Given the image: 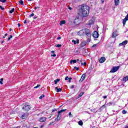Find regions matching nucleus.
I'll return each instance as SVG.
<instances>
[{
    "instance_id": "1",
    "label": "nucleus",
    "mask_w": 128,
    "mask_h": 128,
    "mask_svg": "<svg viewBox=\"0 0 128 128\" xmlns=\"http://www.w3.org/2000/svg\"><path fill=\"white\" fill-rule=\"evenodd\" d=\"M80 12H82L83 18L88 16L90 14V6L86 4H82L81 6Z\"/></svg>"
},
{
    "instance_id": "2",
    "label": "nucleus",
    "mask_w": 128,
    "mask_h": 128,
    "mask_svg": "<svg viewBox=\"0 0 128 128\" xmlns=\"http://www.w3.org/2000/svg\"><path fill=\"white\" fill-rule=\"evenodd\" d=\"M66 109L65 110H62L58 112V114L57 116V118H55V122H58V120H60V116H62V112H66Z\"/></svg>"
},
{
    "instance_id": "3",
    "label": "nucleus",
    "mask_w": 128,
    "mask_h": 128,
    "mask_svg": "<svg viewBox=\"0 0 128 128\" xmlns=\"http://www.w3.org/2000/svg\"><path fill=\"white\" fill-rule=\"evenodd\" d=\"M79 32H84V34H86V36H90V30L88 28L81 30Z\"/></svg>"
},
{
    "instance_id": "4",
    "label": "nucleus",
    "mask_w": 128,
    "mask_h": 128,
    "mask_svg": "<svg viewBox=\"0 0 128 128\" xmlns=\"http://www.w3.org/2000/svg\"><path fill=\"white\" fill-rule=\"evenodd\" d=\"M30 106L25 104L22 108V110H23L24 112H28L29 110H30Z\"/></svg>"
},
{
    "instance_id": "5",
    "label": "nucleus",
    "mask_w": 128,
    "mask_h": 128,
    "mask_svg": "<svg viewBox=\"0 0 128 128\" xmlns=\"http://www.w3.org/2000/svg\"><path fill=\"white\" fill-rule=\"evenodd\" d=\"M118 70H120V66H114L111 69L110 72H118Z\"/></svg>"
},
{
    "instance_id": "6",
    "label": "nucleus",
    "mask_w": 128,
    "mask_h": 128,
    "mask_svg": "<svg viewBox=\"0 0 128 128\" xmlns=\"http://www.w3.org/2000/svg\"><path fill=\"white\" fill-rule=\"evenodd\" d=\"M100 34H98V32L96 31H94L92 34V36L94 37V38H98Z\"/></svg>"
},
{
    "instance_id": "7",
    "label": "nucleus",
    "mask_w": 128,
    "mask_h": 128,
    "mask_svg": "<svg viewBox=\"0 0 128 128\" xmlns=\"http://www.w3.org/2000/svg\"><path fill=\"white\" fill-rule=\"evenodd\" d=\"M85 79H86V74H84L82 76L81 78L79 80V82H84V80Z\"/></svg>"
},
{
    "instance_id": "8",
    "label": "nucleus",
    "mask_w": 128,
    "mask_h": 128,
    "mask_svg": "<svg viewBox=\"0 0 128 128\" xmlns=\"http://www.w3.org/2000/svg\"><path fill=\"white\" fill-rule=\"evenodd\" d=\"M128 42V41L127 40H125L124 41L122 42V43H120L119 44V46H125L126 44H127Z\"/></svg>"
},
{
    "instance_id": "9",
    "label": "nucleus",
    "mask_w": 128,
    "mask_h": 128,
    "mask_svg": "<svg viewBox=\"0 0 128 128\" xmlns=\"http://www.w3.org/2000/svg\"><path fill=\"white\" fill-rule=\"evenodd\" d=\"M126 20H128V14H127L125 18L122 20V24L124 26H125L126 22Z\"/></svg>"
},
{
    "instance_id": "10",
    "label": "nucleus",
    "mask_w": 128,
    "mask_h": 128,
    "mask_svg": "<svg viewBox=\"0 0 128 128\" xmlns=\"http://www.w3.org/2000/svg\"><path fill=\"white\" fill-rule=\"evenodd\" d=\"M106 62V58L104 57L101 58L99 60V62L100 64H102V62Z\"/></svg>"
},
{
    "instance_id": "11",
    "label": "nucleus",
    "mask_w": 128,
    "mask_h": 128,
    "mask_svg": "<svg viewBox=\"0 0 128 128\" xmlns=\"http://www.w3.org/2000/svg\"><path fill=\"white\" fill-rule=\"evenodd\" d=\"M46 120V117H42L40 118V122H44Z\"/></svg>"
},
{
    "instance_id": "12",
    "label": "nucleus",
    "mask_w": 128,
    "mask_h": 128,
    "mask_svg": "<svg viewBox=\"0 0 128 128\" xmlns=\"http://www.w3.org/2000/svg\"><path fill=\"white\" fill-rule=\"evenodd\" d=\"M86 41H83L82 42V43L80 44V46L81 48H84V46H86Z\"/></svg>"
},
{
    "instance_id": "13",
    "label": "nucleus",
    "mask_w": 128,
    "mask_h": 128,
    "mask_svg": "<svg viewBox=\"0 0 128 128\" xmlns=\"http://www.w3.org/2000/svg\"><path fill=\"white\" fill-rule=\"evenodd\" d=\"M122 80H123V82H128V76H127L125 77H124L123 78H122Z\"/></svg>"
},
{
    "instance_id": "14",
    "label": "nucleus",
    "mask_w": 128,
    "mask_h": 128,
    "mask_svg": "<svg viewBox=\"0 0 128 128\" xmlns=\"http://www.w3.org/2000/svg\"><path fill=\"white\" fill-rule=\"evenodd\" d=\"M118 36V34H116V31H114L112 33V38H116Z\"/></svg>"
},
{
    "instance_id": "15",
    "label": "nucleus",
    "mask_w": 128,
    "mask_h": 128,
    "mask_svg": "<svg viewBox=\"0 0 128 128\" xmlns=\"http://www.w3.org/2000/svg\"><path fill=\"white\" fill-rule=\"evenodd\" d=\"M106 106H114V103L112 102H110L107 104Z\"/></svg>"
},
{
    "instance_id": "16",
    "label": "nucleus",
    "mask_w": 128,
    "mask_h": 128,
    "mask_svg": "<svg viewBox=\"0 0 128 128\" xmlns=\"http://www.w3.org/2000/svg\"><path fill=\"white\" fill-rule=\"evenodd\" d=\"M55 90H56V92H62V88H58V87L55 88Z\"/></svg>"
},
{
    "instance_id": "17",
    "label": "nucleus",
    "mask_w": 128,
    "mask_h": 128,
    "mask_svg": "<svg viewBox=\"0 0 128 128\" xmlns=\"http://www.w3.org/2000/svg\"><path fill=\"white\" fill-rule=\"evenodd\" d=\"M114 0V4L115 6H118L120 4V0Z\"/></svg>"
},
{
    "instance_id": "18",
    "label": "nucleus",
    "mask_w": 128,
    "mask_h": 128,
    "mask_svg": "<svg viewBox=\"0 0 128 128\" xmlns=\"http://www.w3.org/2000/svg\"><path fill=\"white\" fill-rule=\"evenodd\" d=\"M66 24V20H64L60 21V26H62V24Z\"/></svg>"
},
{
    "instance_id": "19",
    "label": "nucleus",
    "mask_w": 128,
    "mask_h": 128,
    "mask_svg": "<svg viewBox=\"0 0 128 128\" xmlns=\"http://www.w3.org/2000/svg\"><path fill=\"white\" fill-rule=\"evenodd\" d=\"M88 26H92V24H94V22H92V20H90L88 22Z\"/></svg>"
},
{
    "instance_id": "20",
    "label": "nucleus",
    "mask_w": 128,
    "mask_h": 128,
    "mask_svg": "<svg viewBox=\"0 0 128 128\" xmlns=\"http://www.w3.org/2000/svg\"><path fill=\"white\" fill-rule=\"evenodd\" d=\"M60 78H58L56 80H54V82L55 84H56L58 82H60Z\"/></svg>"
},
{
    "instance_id": "21",
    "label": "nucleus",
    "mask_w": 128,
    "mask_h": 128,
    "mask_svg": "<svg viewBox=\"0 0 128 128\" xmlns=\"http://www.w3.org/2000/svg\"><path fill=\"white\" fill-rule=\"evenodd\" d=\"M84 92H81L78 95V98H80L81 96H82L84 95Z\"/></svg>"
},
{
    "instance_id": "22",
    "label": "nucleus",
    "mask_w": 128,
    "mask_h": 128,
    "mask_svg": "<svg viewBox=\"0 0 128 128\" xmlns=\"http://www.w3.org/2000/svg\"><path fill=\"white\" fill-rule=\"evenodd\" d=\"M51 52L53 54L51 55V56H54V57L56 56V54H54V51L52 50Z\"/></svg>"
},
{
    "instance_id": "23",
    "label": "nucleus",
    "mask_w": 128,
    "mask_h": 128,
    "mask_svg": "<svg viewBox=\"0 0 128 128\" xmlns=\"http://www.w3.org/2000/svg\"><path fill=\"white\" fill-rule=\"evenodd\" d=\"M79 126H82V124H84V123L82 122V120H80L78 122Z\"/></svg>"
},
{
    "instance_id": "24",
    "label": "nucleus",
    "mask_w": 128,
    "mask_h": 128,
    "mask_svg": "<svg viewBox=\"0 0 128 128\" xmlns=\"http://www.w3.org/2000/svg\"><path fill=\"white\" fill-rule=\"evenodd\" d=\"M76 60H71L70 62V64H76Z\"/></svg>"
},
{
    "instance_id": "25",
    "label": "nucleus",
    "mask_w": 128,
    "mask_h": 128,
    "mask_svg": "<svg viewBox=\"0 0 128 128\" xmlns=\"http://www.w3.org/2000/svg\"><path fill=\"white\" fill-rule=\"evenodd\" d=\"M20 4H21L22 6H24V1L22 0H20L19 1Z\"/></svg>"
},
{
    "instance_id": "26",
    "label": "nucleus",
    "mask_w": 128,
    "mask_h": 128,
    "mask_svg": "<svg viewBox=\"0 0 128 128\" xmlns=\"http://www.w3.org/2000/svg\"><path fill=\"white\" fill-rule=\"evenodd\" d=\"M34 12V10H33L32 14L29 16V18H32L34 16V14L33 12Z\"/></svg>"
},
{
    "instance_id": "27",
    "label": "nucleus",
    "mask_w": 128,
    "mask_h": 128,
    "mask_svg": "<svg viewBox=\"0 0 128 128\" xmlns=\"http://www.w3.org/2000/svg\"><path fill=\"white\" fill-rule=\"evenodd\" d=\"M14 12V8H12L10 12V14H12V12Z\"/></svg>"
},
{
    "instance_id": "28",
    "label": "nucleus",
    "mask_w": 128,
    "mask_h": 128,
    "mask_svg": "<svg viewBox=\"0 0 128 128\" xmlns=\"http://www.w3.org/2000/svg\"><path fill=\"white\" fill-rule=\"evenodd\" d=\"M22 120L26 118V114H24L22 116Z\"/></svg>"
},
{
    "instance_id": "29",
    "label": "nucleus",
    "mask_w": 128,
    "mask_h": 128,
    "mask_svg": "<svg viewBox=\"0 0 128 128\" xmlns=\"http://www.w3.org/2000/svg\"><path fill=\"white\" fill-rule=\"evenodd\" d=\"M55 46H56V48H61L62 47V44H56Z\"/></svg>"
},
{
    "instance_id": "30",
    "label": "nucleus",
    "mask_w": 128,
    "mask_h": 128,
    "mask_svg": "<svg viewBox=\"0 0 128 128\" xmlns=\"http://www.w3.org/2000/svg\"><path fill=\"white\" fill-rule=\"evenodd\" d=\"M106 108V105H103L99 110H102L103 108Z\"/></svg>"
},
{
    "instance_id": "31",
    "label": "nucleus",
    "mask_w": 128,
    "mask_h": 128,
    "mask_svg": "<svg viewBox=\"0 0 128 128\" xmlns=\"http://www.w3.org/2000/svg\"><path fill=\"white\" fill-rule=\"evenodd\" d=\"M42 98H44V94L41 95L40 96L39 98H40V100H42Z\"/></svg>"
},
{
    "instance_id": "32",
    "label": "nucleus",
    "mask_w": 128,
    "mask_h": 128,
    "mask_svg": "<svg viewBox=\"0 0 128 128\" xmlns=\"http://www.w3.org/2000/svg\"><path fill=\"white\" fill-rule=\"evenodd\" d=\"M4 80V78H2L0 80V84H2V82Z\"/></svg>"
},
{
    "instance_id": "33",
    "label": "nucleus",
    "mask_w": 128,
    "mask_h": 128,
    "mask_svg": "<svg viewBox=\"0 0 128 128\" xmlns=\"http://www.w3.org/2000/svg\"><path fill=\"white\" fill-rule=\"evenodd\" d=\"M10 38H12V35H10V37L8 39V40H10Z\"/></svg>"
},
{
    "instance_id": "34",
    "label": "nucleus",
    "mask_w": 128,
    "mask_h": 128,
    "mask_svg": "<svg viewBox=\"0 0 128 128\" xmlns=\"http://www.w3.org/2000/svg\"><path fill=\"white\" fill-rule=\"evenodd\" d=\"M74 70H79L80 68H78L76 66H74Z\"/></svg>"
},
{
    "instance_id": "35",
    "label": "nucleus",
    "mask_w": 128,
    "mask_h": 128,
    "mask_svg": "<svg viewBox=\"0 0 128 128\" xmlns=\"http://www.w3.org/2000/svg\"><path fill=\"white\" fill-rule=\"evenodd\" d=\"M122 114H126V110H123L122 112Z\"/></svg>"
},
{
    "instance_id": "36",
    "label": "nucleus",
    "mask_w": 128,
    "mask_h": 128,
    "mask_svg": "<svg viewBox=\"0 0 128 128\" xmlns=\"http://www.w3.org/2000/svg\"><path fill=\"white\" fill-rule=\"evenodd\" d=\"M98 46V44H94L92 46V48H96Z\"/></svg>"
},
{
    "instance_id": "37",
    "label": "nucleus",
    "mask_w": 128,
    "mask_h": 128,
    "mask_svg": "<svg viewBox=\"0 0 128 128\" xmlns=\"http://www.w3.org/2000/svg\"><path fill=\"white\" fill-rule=\"evenodd\" d=\"M72 42H73L74 44H76V40H72Z\"/></svg>"
},
{
    "instance_id": "38",
    "label": "nucleus",
    "mask_w": 128,
    "mask_h": 128,
    "mask_svg": "<svg viewBox=\"0 0 128 128\" xmlns=\"http://www.w3.org/2000/svg\"><path fill=\"white\" fill-rule=\"evenodd\" d=\"M40 85L37 84L36 86L34 87V88H40Z\"/></svg>"
},
{
    "instance_id": "39",
    "label": "nucleus",
    "mask_w": 128,
    "mask_h": 128,
    "mask_svg": "<svg viewBox=\"0 0 128 128\" xmlns=\"http://www.w3.org/2000/svg\"><path fill=\"white\" fill-rule=\"evenodd\" d=\"M68 82H70V80H72V78H68Z\"/></svg>"
},
{
    "instance_id": "40",
    "label": "nucleus",
    "mask_w": 128,
    "mask_h": 128,
    "mask_svg": "<svg viewBox=\"0 0 128 128\" xmlns=\"http://www.w3.org/2000/svg\"><path fill=\"white\" fill-rule=\"evenodd\" d=\"M0 2H6V0H0Z\"/></svg>"
},
{
    "instance_id": "41",
    "label": "nucleus",
    "mask_w": 128,
    "mask_h": 128,
    "mask_svg": "<svg viewBox=\"0 0 128 128\" xmlns=\"http://www.w3.org/2000/svg\"><path fill=\"white\" fill-rule=\"evenodd\" d=\"M36 18H38V16H36V15H35L34 17V20H36Z\"/></svg>"
},
{
    "instance_id": "42",
    "label": "nucleus",
    "mask_w": 128,
    "mask_h": 128,
    "mask_svg": "<svg viewBox=\"0 0 128 128\" xmlns=\"http://www.w3.org/2000/svg\"><path fill=\"white\" fill-rule=\"evenodd\" d=\"M76 44H80V40L78 39L76 40Z\"/></svg>"
},
{
    "instance_id": "43",
    "label": "nucleus",
    "mask_w": 128,
    "mask_h": 128,
    "mask_svg": "<svg viewBox=\"0 0 128 128\" xmlns=\"http://www.w3.org/2000/svg\"><path fill=\"white\" fill-rule=\"evenodd\" d=\"M0 10H4V7H2V6H0Z\"/></svg>"
},
{
    "instance_id": "44",
    "label": "nucleus",
    "mask_w": 128,
    "mask_h": 128,
    "mask_svg": "<svg viewBox=\"0 0 128 128\" xmlns=\"http://www.w3.org/2000/svg\"><path fill=\"white\" fill-rule=\"evenodd\" d=\"M82 66H86V62H84V64L81 63Z\"/></svg>"
},
{
    "instance_id": "45",
    "label": "nucleus",
    "mask_w": 128,
    "mask_h": 128,
    "mask_svg": "<svg viewBox=\"0 0 128 128\" xmlns=\"http://www.w3.org/2000/svg\"><path fill=\"white\" fill-rule=\"evenodd\" d=\"M68 80V76H66L65 78V80Z\"/></svg>"
},
{
    "instance_id": "46",
    "label": "nucleus",
    "mask_w": 128,
    "mask_h": 128,
    "mask_svg": "<svg viewBox=\"0 0 128 128\" xmlns=\"http://www.w3.org/2000/svg\"><path fill=\"white\" fill-rule=\"evenodd\" d=\"M37 8H40V7H38V6H35V8H34V10H36Z\"/></svg>"
},
{
    "instance_id": "47",
    "label": "nucleus",
    "mask_w": 128,
    "mask_h": 128,
    "mask_svg": "<svg viewBox=\"0 0 128 128\" xmlns=\"http://www.w3.org/2000/svg\"><path fill=\"white\" fill-rule=\"evenodd\" d=\"M56 112V109L53 110L52 112Z\"/></svg>"
},
{
    "instance_id": "48",
    "label": "nucleus",
    "mask_w": 128,
    "mask_h": 128,
    "mask_svg": "<svg viewBox=\"0 0 128 128\" xmlns=\"http://www.w3.org/2000/svg\"><path fill=\"white\" fill-rule=\"evenodd\" d=\"M62 39V37H58L57 38V40H61Z\"/></svg>"
},
{
    "instance_id": "49",
    "label": "nucleus",
    "mask_w": 128,
    "mask_h": 128,
    "mask_svg": "<svg viewBox=\"0 0 128 128\" xmlns=\"http://www.w3.org/2000/svg\"><path fill=\"white\" fill-rule=\"evenodd\" d=\"M54 122H50L49 124V126H51V124H54Z\"/></svg>"
},
{
    "instance_id": "50",
    "label": "nucleus",
    "mask_w": 128,
    "mask_h": 128,
    "mask_svg": "<svg viewBox=\"0 0 128 128\" xmlns=\"http://www.w3.org/2000/svg\"><path fill=\"white\" fill-rule=\"evenodd\" d=\"M18 28L20 27V24H18Z\"/></svg>"
},
{
    "instance_id": "51",
    "label": "nucleus",
    "mask_w": 128,
    "mask_h": 128,
    "mask_svg": "<svg viewBox=\"0 0 128 128\" xmlns=\"http://www.w3.org/2000/svg\"><path fill=\"white\" fill-rule=\"evenodd\" d=\"M107 96H103L104 98H106Z\"/></svg>"
},
{
    "instance_id": "52",
    "label": "nucleus",
    "mask_w": 128,
    "mask_h": 128,
    "mask_svg": "<svg viewBox=\"0 0 128 128\" xmlns=\"http://www.w3.org/2000/svg\"><path fill=\"white\" fill-rule=\"evenodd\" d=\"M26 20H25L24 21V24H26V22H26Z\"/></svg>"
},
{
    "instance_id": "53",
    "label": "nucleus",
    "mask_w": 128,
    "mask_h": 128,
    "mask_svg": "<svg viewBox=\"0 0 128 128\" xmlns=\"http://www.w3.org/2000/svg\"><path fill=\"white\" fill-rule=\"evenodd\" d=\"M40 128H44V125H42V126H40Z\"/></svg>"
},
{
    "instance_id": "54",
    "label": "nucleus",
    "mask_w": 128,
    "mask_h": 128,
    "mask_svg": "<svg viewBox=\"0 0 128 128\" xmlns=\"http://www.w3.org/2000/svg\"><path fill=\"white\" fill-rule=\"evenodd\" d=\"M74 88V86H71V88Z\"/></svg>"
},
{
    "instance_id": "55",
    "label": "nucleus",
    "mask_w": 128,
    "mask_h": 128,
    "mask_svg": "<svg viewBox=\"0 0 128 128\" xmlns=\"http://www.w3.org/2000/svg\"><path fill=\"white\" fill-rule=\"evenodd\" d=\"M4 40H2V41L1 44H4Z\"/></svg>"
},
{
    "instance_id": "56",
    "label": "nucleus",
    "mask_w": 128,
    "mask_h": 128,
    "mask_svg": "<svg viewBox=\"0 0 128 128\" xmlns=\"http://www.w3.org/2000/svg\"><path fill=\"white\" fill-rule=\"evenodd\" d=\"M69 116H72V112H69Z\"/></svg>"
},
{
    "instance_id": "57",
    "label": "nucleus",
    "mask_w": 128,
    "mask_h": 128,
    "mask_svg": "<svg viewBox=\"0 0 128 128\" xmlns=\"http://www.w3.org/2000/svg\"><path fill=\"white\" fill-rule=\"evenodd\" d=\"M68 8L70 10H72V8L69 7Z\"/></svg>"
},
{
    "instance_id": "58",
    "label": "nucleus",
    "mask_w": 128,
    "mask_h": 128,
    "mask_svg": "<svg viewBox=\"0 0 128 128\" xmlns=\"http://www.w3.org/2000/svg\"><path fill=\"white\" fill-rule=\"evenodd\" d=\"M104 0H102V4H104Z\"/></svg>"
},
{
    "instance_id": "59",
    "label": "nucleus",
    "mask_w": 128,
    "mask_h": 128,
    "mask_svg": "<svg viewBox=\"0 0 128 128\" xmlns=\"http://www.w3.org/2000/svg\"><path fill=\"white\" fill-rule=\"evenodd\" d=\"M76 60L77 62H80V60H79V59H77Z\"/></svg>"
},
{
    "instance_id": "60",
    "label": "nucleus",
    "mask_w": 128,
    "mask_h": 128,
    "mask_svg": "<svg viewBox=\"0 0 128 128\" xmlns=\"http://www.w3.org/2000/svg\"><path fill=\"white\" fill-rule=\"evenodd\" d=\"M126 128H128V124L126 126Z\"/></svg>"
},
{
    "instance_id": "61",
    "label": "nucleus",
    "mask_w": 128,
    "mask_h": 128,
    "mask_svg": "<svg viewBox=\"0 0 128 128\" xmlns=\"http://www.w3.org/2000/svg\"><path fill=\"white\" fill-rule=\"evenodd\" d=\"M8 36V34L6 33V34H5V36Z\"/></svg>"
},
{
    "instance_id": "62",
    "label": "nucleus",
    "mask_w": 128,
    "mask_h": 128,
    "mask_svg": "<svg viewBox=\"0 0 128 128\" xmlns=\"http://www.w3.org/2000/svg\"><path fill=\"white\" fill-rule=\"evenodd\" d=\"M3 38H6V36H3Z\"/></svg>"
},
{
    "instance_id": "63",
    "label": "nucleus",
    "mask_w": 128,
    "mask_h": 128,
    "mask_svg": "<svg viewBox=\"0 0 128 128\" xmlns=\"http://www.w3.org/2000/svg\"><path fill=\"white\" fill-rule=\"evenodd\" d=\"M10 32H12V28L10 29Z\"/></svg>"
},
{
    "instance_id": "64",
    "label": "nucleus",
    "mask_w": 128,
    "mask_h": 128,
    "mask_svg": "<svg viewBox=\"0 0 128 128\" xmlns=\"http://www.w3.org/2000/svg\"><path fill=\"white\" fill-rule=\"evenodd\" d=\"M18 128V127H15V128Z\"/></svg>"
}]
</instances>
